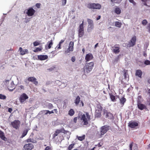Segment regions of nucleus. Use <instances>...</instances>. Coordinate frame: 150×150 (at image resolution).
I'll return each instance as SVG.
<instances>
[{"label": "nucleus", "instance_id": "obj_18", "mask_svg": "<svg viewBox=\"0 0 150 150\" xmlns=\"http://www.w3.org/2000/svg\"><path fill=\"white\" fill-rule=\"evenodd\" d=\"M19 50L20 51V54L21 55H23L26 53H28V50H23V49L21 47H19Z\"/></svg>", "mask_w": 150, "mask_h": 150}, {"label": "nucleus", "instance_id": "obj_35", "mask_svg": "<svg viewBox=\"0 0 150 150\" xmlns=\"http://www.w3.org/2000/svg\"><path fill=\"white\" fill-rule=\"evenodd\" d=\"M78 139L80 141H82L85 138V135H83L82 136H77Z\"/></svg>", "mask_w": 150, "mask_h": 150}, {"label": "nucleus", "instance_id": "obj_52", "mask_svg": "<svg viewBox=\"0 0 150 150\" xmlns=\"http://www.w3.org/2000/svg\"><path fill=\"white\" fill-rule=\"evenodd\" d=\"M44 150H52L51 148L49 146H47Z\"/></svg>", "mask_w": 150, "mask_h": 150}, {"label": "nucleus", "instance_id": "obj_11", "mask_svg": "<svg viewBox=\"0 0 150 150\" xmlns=\"http://www.w3.org/2000/svg\"><path fill=\"white\" fill-rule=\"evenodd\" d=\"M119 45H115L114 46L112 47V50L113 52L115 54H117L120 52V48Z\"/></svg>", "mask_w": 150, "mask_h": 150}, {"label": "nucleus", "instance_id": "obj_59", "mask_svg": "<svg viewBox=\"0 0 150 150\" xmlns=\"http://www.w3.org/2000/svg\"><path fill=\"white\" fill-rule=\"evenodd\" d=\"M8 111L10 113H11L12 111V109L11 108H9L8 109Z\"/></svg>", "mask_w": 150, "mask_h": 150}, {"label": "nucleus", "instance_id": "obj_17", "mask_svg": "<svg viewBox=\"0 0 150 150\" xmlns=\"http://www.w3.org/2000/svg\"><path fill=\"white\" fill-rule=\"evenodd\" d=\"M119 103L121 105V107H122L126 101V99L125 98L124 96H123L119 99Z\"/></svg>", "mask_w": 150, "mask_h": 150}, {"label": "nucleus", "instance_id": "obj_57", "mask_svg": "<svg viewBox=\"0 0 150 150\" xmlns=\"http://www.w3.org/2000/svg\"><path fill=\"white\" fill-rule=\"evenodd\" d=\"M71 61L73 62H75V57H72L71 59Z\"/></svg>", "mask_w": 150, "mask_h": 150}, {"label": "nucleus", "instance_id": "obj_16", "mask_svg": "<svg viewBox=\"0 0 150 150\" xmlns=\"http://www.w3.org/2000/svg\"><path fill=\"white\" fill-rule=\"evenodd\" d=\"M93 57L92 54L89 53L86 54L85 59L86 62H88L93 59Z\"/></svg>", "mask_w": 150, "mask_h": 150}, {"label": "nucleus", "instance_id": "obj_23", "mask_svg": "<svg viewBox=\"0 0 150 150\" xmlns=\"http://www.w3.org/2000/svg\"><path fill=\"white\" fill-rule=\"evenodd\" d=\"M137 104V106L139 109L140 110H143L144 109L146 108V107L145 105L139 103Z\"/></svg>", "mask_w": 150, "mask_h": 150}, {"label": "nucleus", "instance_id": "obj_20", "mask_svg": "<svg viewBox=\"0 0 150 150\" xmlns=\"http://www.w3.org/2000/svg\"><path fill=\"white\" fill-rule=\"evenodd\" d=\"M124 79L128 81L129 80V76L128 74V70L125 69L124 71Z\"/></svg>", "mask_w": 150, "mask_h": 150}, {"label": "nucleus", "instance_id": "obj_34", "mask_svg": "<svg viewBox=\"0 0 150 150\" xmlns=\"http://www.w3.org/2000/svg\"><path fill=\"white\" fill-rule=\"evenodd\" d=\"M53 44V43L52 40L48 42L47 44H48V49H50L51 48V46Z\"/></svg>", "mask_w": 150, "mask_h": 150}, {"label": "nucleus", "instance_id": "obj_6", "mask_svg": "<svg viewBox=\"0 0 150 150\" xmlns=\"http://www.w3.org/2000/svg\"><path fill=\"white\" fill-rule=\"evenodd\" d=\"M30 122L27 123L25 124V129L23 131L22 135L21 136V138H23L27 134L28 131L30 129Z\"/></svg>", "mask_w": 150, "mask_h": 150}, {"label": "nucleus", "instance_id": "obj_7", "mask_svg": "<svg viewBox=\"0 0 150 150\" xmlns=\"http://www.w3.org/2000/svg\"><path fill=\"white\" fill-rule=\"evenodd\" d=\"M104 115L107 118L112 119L114 118L113 115L110 112H108L107 110H105L103 111Z\"/></svg>", "mask_w": 150, "mask_h": 150}, {"label": "nucleus", "instance_id": "obj_53", "mask_svg": "<svg viewBox=\"0 0 150 150\" xmlns=\"http://www.w3.org/2000/svg\"><path fill=\"white\" fill-rule=\"evenodd\" d=\"M67 2V0H62V4L63 5H65Z\"/></svg>", "mask_w": 150, "mask_h": 150}, {"label": "nucleus", "instance_id": "obj_55", "mask_svg": "<svg viewBox=\"0 0 150 150\" xmlns=\"http://www.w3.org/2000/svg\"><path fill=\"white\" fill-rule=\"evenodd\" d=\"M133 146V142H132L130 145H129V149L130 150H132V147Z\"/></svg>", "mask_w": 150, "mask_h": 150}, {"label": "nucleus", "instance_id": "obj_15", "mask_svg": "<svg viewBox=\"0 0 150 150\" xmlns=\"http://www.w3.org/2000/svg\"><path fill=\"white\" fill-rule=\"evenodd\" d=\"M136 36H134L131 39L129 42V47H132L136 44Z\"/></svg>", "mask_w": 150, "mask_h": 150}, {"label": "nucleus", "instance_id": "obj_14", "mask_svg": "<svg viewBox=\"0 0 150 150\" xmlns=\"http://www.w3.org/2000/svg\"><path fill=\"white\" fill-rule=\"evenodd\" d=\"M74 43L72 41H71L69 44V46L67 50L65 51L66 53H68L70 51H73V50Z\"/></svg>", "mask_w": 150, "mask_h": 150}, {"label": "nucleus", "instance_id": "obj_46", "mask_svg": "<svg viewBox=\"0 0 150 150\" xmlns=\"http://www.w3.org/2000/svg\"><path fill=\"white\" fill-rule=\"evenodd\" d=\"M147 23V21L146 19H144L143 20V21L142 22V23L143 25H146Z\"/></svg>", "mask_w": 150, "mask_h": 150}, {"label": "nucleus", "instance_id": "obj_13", "mask_svg": "<svg viewBox=\"0 0 150 150\" xmlns=\"http://www.w3.org/2000/svg\"><path fill=\"white\" fill-rule=\"evenodd\" d=\"M28 81L33 82L35 85H37L38 83V81H37L36 78L33 77H28L27 79Z\"/></svg>", "mask_w": 150, "mask_h": 150}, {"label": "nucleus", "instance_id": "obj_26", "mask_svg": "<svg viewBox=\"0 0 150 150\" xmlns=\"http://www.w3.org/2000/svg\"><path fill=\"white\" fill-rule=\"evenodd\" d=\"M138 125L137 122H130L129 124V126L131 128H133Z\"/></svg>", "mask_w": 150, "mask_h": 150}, {"label": "nucleus", "instance_id": "obj_30", "mask_svg": "<svg viewBox=\"0 0 150 150\" xmlns=\"http://www.w3.org/2000/svg\"><path fill=\"white\" fill-rule=\"evenodd\" d=\"M109 95L111 100L113 102L115 101H116L115 96L112 93H109Z\"/></svg>", "mask_w": 150, "mask_h": 150}, {"label": "nucleus", "instance_id": "obj_27", "mask_svg": "<svg viewBox=\"0 0 150 150\" xmlns=\"http://www.w3.org/2000/svg\"><path fill=\"white\" fill-rule=\"evenodd\" d=\"M80 101V98L79 96H77L75 100L74 103L76 105H78Z\"/></svg>", "mask_w": 150, "mask_h": 150}, {"label": "nucleus", "instance_id": "obj_50", "mask_svg": "<svg viewBox=\"0 0 150 150\" xmlns=\"http://www.w3.org/2000/svg\"><path fill=\"white\" fill-rule=\"evenodd\" d=\"M18 89H20V90H24V86L23 85H21L18 87Z\"/></svg>", "mask_w": 150, "mask_h": 150}, {"label": "nucleus", "instance_id": "obj_28", "mask_svg": "<svg viewBox=\"0 0 150 150\" xmlns=\"http://www.w3.org/2000/svg\"><path fill=\"white\" fill-rule=\"evenodd\" d=\"M14 85L13 83L11 84V86H8V89L10 91H12L15 89Z\"/></svg>", "mask_w": 150, "mask_h": 150}, {"label": "nucleus", "instance_id": "obj_60", "mask_svg": "<svg viewBox=\"0 0 150 150\" xmlns=\"http://www.w3.org/2000/svg\"><path fill=\"white\" fill-rule=\"evenodd\" d=\"M101 16H99L98 17L96 18V20H98L100 18Z\"/></svg>", "mask_w": 150, "mask_h": 150}, {"label": "nucleus", "instance_id": "obj_63", "mask_svg": "<svg viewBox=\"0 0 150 150\" xmlns=\"http://www.w3.org/2000/svg\"><path fill=\"white\" fill-rule=\"evenodd\" d=\"M97 146H98V147H101L102 145L100 144V143H99L97 145Z\"/></svg>", "mask_w": 150, "mask_h": 150}, {"label": "nucleus", "instance_id": "obj_62", "mask_svg": "<svg viewBox=\"0 0 150 150\" xmlns=\"http://www.w3.org/2000/svg\"><path fill=\"white\" fill-rule=\"evenodd\" d=\"M148 31L150 33V25H149L148 27Z\"/></svg>", "mask_w": 150, "mask_h": 150}, {"label": "nucleus", "instance_id": "obj_37", "mask_svg": "<svg viewBox=\"0 0 150 150\" xmlns=\"http://www.w3.org/2000/svg\"><path fill=\"white\" fill-rule=\"evenodd\" d=\"M96 107L97 109L96 110H102L103 108L100 104H97Z\"/></svg>", "mask_w": 150, "mask_h": 150}, {"label": "nucleus", "instance_id": "obj_56", "mask_svg": "<svg viewBox=\"0 0 150 150\" xmlns=\"http://www.w3.org/2000/svg\"><path fill=\"white\" fill-rule=\"evenodd\" d=\"M61 44L59 43L58 46L56 48H57V49L59 50V49H60L61 48Z\"/></svg>", "mask_w": 150, "mask_h": 150}, {"label": "nucleus", "instance_id": "obj_12", "mask_svg": "<svg viewBox=\"0 0 150 150\" xmlns=\"http://www.w3.org/2000/svg\"><path fill=\"white\" fill-rule=\"evenodd\" d=\"M87 21L88 24V29L89 30L93 29L94 28V24L93 20L89 18H88Z\"/></svg>", "mask_w": 150, "mask_h": 150}, {"label": "nucleus", "instance_id": "obj_19", "mask_svg": "<svg viewBox=\"0 0 150 150\" xmlns=\"http://www.w3.org/2000/svg\"><path fill=\"white\" fill-rule=\"evenodd\" d=\"M38 58L39 60H44L47 59L48 58V57L47 55H39L38 56Z\"/></svg>", "mask_w": 150, "mask_h": 150}, {"label": "nucleus", "instance_id": "obj_21", "mask_svg": "<svg viewBox=\"0 0 150 150\" xmlns=\"http://www.w3.org/2000/svg\"><path fill=\"white\" fill-rule=\"evenodd\" d=\"M102 110H96L95 116L96 117L98 118L100 117L101 116V113Z\"/></svg>", "mask_w": 150, "mask_h": 150}, {"label": "nucleus", "instance_id": "obj_44", "mask_svg": "<svg viewBox=\"0 0 150 150\" xmlns=\"http://www.w3.org/2000/svg\"><path fill=\"white\" fill-rule=\"evenodd\" d=\"M74 144H73L70 145L68 147L69 150H71V149L73 148Z\"/></svg>", "mask_w": 150, "mask_h": 150}, {"label": "nucleus", "instance_id": "obj_61", "mask_svg": "<svg viewBox=\"0 0 150 150\" xmlns=\"http://www.w3.org/2000/svg\"><path fill=\"white\" fill-rule=\"evenodd\" d=\"M64 40H62L60 41V42H59V44H60L61 45V44L63 43V42H64Z\"/></svg>", "mask_w": 150, "mask_h": 150}, {"label": "nucleus", "instance_id": "obj_9", "mask_svg": "<svg viewBox=\"0 0 150 150\" xmlns=\"http://www.w3.org/2000/svg\"><path fill=\"white\" fill-rule=\"evenodd\" d=\"M34 147L33 144L31 143H29L25 144L23 146V150H31Z\"/></svg>", "mask_w": 150, "mask_h": 150}, {"label": "nucleus", "instance_id": "obj_5", "mask_svg": "<svg viewBox=\"0 0 150 150\" xmlns=\"http://www.w3.org/2000/svg\"><path fill=\"white\" fill-rule=\"evenodd\" d=\"M68 132L65 130L64 128H62L60 129H57L55 132L53 134L52 136L53 139H54L55 137L60 134V133H63L64 134H67Z\"/></svg>", "mask_w": 150, "mask_h": 150}, {"label": "nucleus", "instance_id": "obj_4", "mask_svg": "<svg viewBox=\"0 0 150 150\" xmlns=\"http://www.w3.org/2000/svg\"><path fill=\"white\" fill-rule=\"evenodd\" d=\"M87 7L89 9H100L101 8V6L98 3H90L87 4Z\"/></svg>", "mask_w": 150, "mask_h": 150}, {"label": "nucleus", "instance_id": "obj_45", "mask_svg": "<svg viewBox=\"0 0 150 150\" xmlns=\"http://www.w3.org/2000/svg\"><path fill=\"white\" fill-rule=\"evenodd\" d=\"M26 141L27 142H32L33 143H35L34 142V140L33 139H28L26 140Z\"/></svg>", "mask_w": 150, "mask_h": 150}, {"label": "nucleus", "instance_id": "obj_64", "mask_svg": "<svg viewBox=\"0 0 150 150\" xmlns=\"http://www.w3.org/2000/svg\"><path fill=\"white\" fill-rule=\"evenodd\" d=\"M148 93L150 95V89H149L148 90Z\"/></svg>", "mask_w": 150, "mask_h": 150}, {"label": "nucleus", "instance_id": "obj_31", "mask_svg": "<svg viewBox=\"0 0 150 150\" xmlns=\"http://www.w3.org/2000/svg\"><path fill=\"white\" fill-rule=\"evenodd\" d=\"M43 113H44L45 115H47L48 113L49 114H50L51 113H54L53 110H52L51 111H50L48 110H43Z\"/></svg>", "mask_w": 150, "mask_h": 150}, {"label": "nucleus", "instance_id": "obj_29", "mask_svg": "<svg viewBox=\"0 0 150 150\" xmlns=\"http://www.w3.org/2000/svg\"><path fill=\"white\" fill-rule=\"evenodd\" d=\"M115 12L117 14H120L121 12L120 8L118 7H116L115 10Z\"/></svg>", "mask_w": 150, "mask_h": 150}, {"label": "nucleus", "instance_id": "obj_36", "mask_svg": "<svg viewBox=\"0 0 150 150\" xmlns=\"http://www.w3.org/2000/svg\"><path fill=\"white\" fill-rule=\"evenodd\" d=\"M121 25L122 24L120 22H119L118 21H116L115 22V25L116 27L120 28L121 27Z\"/></svg>", "mask_w": 150, "mask_h": 150}, {"label": "nucleus", "instance_id": "obj_8", "mask_svg": "<svg viewBox=\"0 0 150 150\" xmlns=\"http://www.w3.org/2000/svg\"><path fill=\"white\" fill-rule=\"evenodd\" d=\"M28 98V96L25 93H23L20 96L19 100L21 103H23Z\"/></svg>", "mask_w": 150, "mask_h": 150}, {"label": "nucleus", "instance_id": "obj_33", "mask_svg": "<svg viewBox=\"0 0 150 150\" xmlns=\"http://www.w3.org/2000/svg\"><path fill=\"white\" fill-rule=\"evenodd\" d=\"M142 98L141 96H138L137 98V104L141 103V101H142Z\"/></svg>", "mask_w": 150, "mask_h": 150}, {"label": "nucleus", "instance_id": "obj_40", "mask_svg": "<svg viewBox=\"0 0 150 150\" xmlns=\"http://www.w3.org/2000/svg\"><path fill=\"white\" fill-rule=\"evenodd\" d=\"M141 1L144 3V5L147 6V7H149L150 6L147 5L146 4V2L147 1H149V0H141Z\"/></svg>", "mask_w": 150, "mask_h": 150}, {"label": "nucleus", "instance_id": "obj_47", "mask_svg": "<svg viewBox=\"0 0 150 150\" xmlns=\"http://www.w3.org/2000/svg\"><path fill=\"white\" fill-rule=\"evenodd\" d=\"M40 44V43L39 42H38L37 41H36L33 42V45L34 46H37L39 45Z\"/></svg>", "mask_w": 150, "mask_h": 150}, {"label": "nucleus", "instance_id": "obj_54", "mask_svg": "<svg viewBox=\"0 0 150 150\" xmlns=\"http://www.w3.org/2000/svg\"><path fill=\"white\" fill-rule=\"evenodd\" d=\"M41 4L40 3H37L36 4V6L38 8H39L40 7Z\"/></svg>", "mask_w": 150, "mask_h": 150}, {"label": "nucleus", "instance_id": "obj_49", "mask_svg": "<svg viewBox=\"0 0 150 150\" xmlns=\"http://www.w3.org/2000/svg\"><path fill=\"white\" fill-rule=\"evenodd\" d=\"M144 63L146 65H150V61L148 60H146L145 61Z\"/></svg>", "mask_w": 150, "mask_h": 150}, {"label": "nucleus", "instance_id": "obj_38", "mask_svg": "<svg viewBox=\"0 0 150 150\" xmlns=\"http://www.w3.org/2000/svg\"><path fill=\"white\" fill-rule=\"evenodd\" d=\"M79 37H82L84 34L83 31L79 30Z\"/></svg>", "mask_w": 150, "mask_h": 150}, {"label": "nucleus", "instance_id": "obj_3", "mask_svg": "<svg viewBox=\"0 0 150 150\" xmlns=\"http://www.w3.org/2000/svg\"><path fill=\"white\" fill-rule=\"evenodd\" d=\"M109 127L108 126H104L100 128V134L97 135V137L98 138H100L102 137V136L109 129Z\"/></svg>", "mask_w": 150, "mask_h": 150}, {"label": "nucleus", "instance_id": "obj_10", "mask_svg": "<svg viewBox=\"0 0 150 150\" xmlns=\"http://www.w3.org/2000/svg\"><path fill=\"white\" fill-rule=\"evenodd\" d=\"M35 10L32 8H29L26 12V14L29 16H31L33 15L35 13Z\"/></svg>", "mask_w": 150, "mask_h": 150}, {"label": "nucleus", "instance_id": "obj_41", "mask_svg": "<svg viewBox=\"0 0 150 150\" xmlns=\"http://www.w3.org/2000/svg\"><path fill=\"white\" fill-rule=\"evenodd\" d=\"M42 49V48L36 47L35 50H34L35 52H37L38 51H40Z\"/></svg>", "mask_w": 150, "mask_h": 150}, {"label": "nucleus", "instance_id": "obj_2", "mask_svg": "<svg viewBox=\"0 0 150 150\" xmlns=\"http://www.w3.org/2000/svg\"><path fill=\"white\" fill-rule=\"evenodd\" d=\"M94 64L93 62L86 63L83 69L84 72L88 73L91 72L93 68Z\"/></svg>", "mask_w": 150, "mask_h": 150}, {"label": "nucleus", "instance_id": "obj_58", "mask_svg": "<svg viewBox=\"0 0 150 150\" xmlns=\"http://www.w3.org/2000/svg\"><path fill=\"white\" fill-rule=\"evenodd\" d=\"M78 119V117H75L74 119V122H76Z\"/></svg>", "mask_w": 150, "mask_h": 150}, {"label": "nucleus", "instance_id": "obj_25", "mask_svg": "<svg viewBox=\"0 0 150 150\" xmlns=\"http://www.w3.org/2000/svg\"><path fill=\"white\" fill-rule=\"evenodd\" d=\"M142 75V72L140 70H136L135 73V75L138 76L139 77L141 78Z\"/></svg>", "mask_w": 150, "mask_h": 150}, {"label": "nucleus", "instance_id": "obj_48", "mask_svg": "<svg viewBox=\"0 0 150 150\" xmlns=\"http://www.w3.org/2000/svg\"><path fill=\"white\" fill-rule=\"evenodd\" d=\"M47 106H48V108L49 109H52L53 107V105H52V104L51 103H49L48 104Z\"/></svg>", "mask_w": 150, "mask_h": 150}, {"label": "nucleus", "instance_id": "obj_22", "mask_svg": "<svg viewBox=\"0 0 150 150\" xmlns=\"http://www.w3.org/2000/svg\"><path fill=\"white\" fill-rule=\"evenodd\" d=\"M0 138L2 140L4 141H6L7 139L5 136L4 133L1 131L0 130Z\"/></svg>", "mask_w": 150, "mask_h": 150}, {"label": "nucleus", "instance_id": "obj_1", "mask_svg": "<svg viewBox=\"0 0 150 150\" xmlns=\"http://www.w3.org/2000/svg\"><path fill=\"white\" fill-rule=\"evenodd\" d=\"M90 119V116L87 112H85L84 114L81 113L79 114L78 120L82 121V122H88Z\"/></svg>", "mask_w": 150, "mask_h": 150}, {"label": "nucleus", "instance_id": "obj_32", "mask_svg": "<svg viewBox=\"0 0 150 150\" xmlns=\"http://www.w3.org/2000/svg\"><path fill=\"white\" fill-rule=\"evenodd\" d=\"M74 111L72 109H71L68 112V114L70 116H72L74 114Z\"/></svg>", "mask_w": 150, "mask_h": 150}, {"label": "nucleus", "instance_id": "obj_42", "mask_svg": "<svg viewBox=\"0 0 150 150\" xmlns=\"http://www.w3.org/2000/svg\"><path fill=\"white\" fill-rule=\"evenodd\" d=\"M122 0H111V1L112 3H119Z\"/></svg>", "mask_w": 150, "mask_h": 150}, {"label": "nucleus", "instance_id": "obj_51", "mask_svg": "<svg viewBox=\"0 0 150 150\" xmlns=\"http://www.w3.org/2000/svg\"><path fill=\"white\" fill-rule=\"evenodd\" d=\"M129 1L131 3H132L134 5H135L136 3L134 1V0H129Z\"/></svg>", "mask_w": 150, "mask_h": 150}, {"label": "nucleus", "instance_id": "obj_39", "mask_svg": "<svg viewBox=\"0 0 150 150\" xmlns=\"http://www.w3.org/2000/svg\"><path fill=\"white\" fill-rule=\"evenodd\" d=\"M79 30H82L84 31L83 29V21L82 23L80 25L79 28Z\"/></svg>", "mask_w": 150, "mask_h": 150}, {"label": "nucleus", "instance_id": "obj_43", "mask_svg": "<svg viewBox=\"0 0 150 150\" xmlns=\"http://www.w3.org/2000/svg\"><path fill=\"white\" fill-rule=\"evenodd\" d=\"M6 98L5 96L3 95L2 94H0V99H5Z\"/></svg>", "mask_w": 150, "mask_h": 150}, {"label": "nucleus", "instance_id": "obj_24", "mask_svg": "<svg viewBox=\"0 0 150 150\" xmlns=\"http://www.w3.org/2000/svg\"><path fill=\"white\" fill-rule=\"evenodd\" d=\"M20 122H11V125L13 127L16 129H18L20 125Z\"/></svg>", "mask_w": 150, "mask_h": 150}]
</instances>
